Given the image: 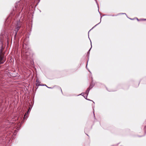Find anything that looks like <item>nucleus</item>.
<instances>
[{
  "instance_id": "nucleus-2",
  "label": "nucleus",
  "mask_w": 146,
  "mask_h": 146,
  "mask_svg": "<svg viewBox=\"0 0 146 146\" xmlns=\"http://www.w3.org/2000/svg\"><path fill=\"white\" fill-rule=\"evenodd\" d=\"M5 61V60L4 58V55L2 53V51H1V52L0 54V64L3 63Z\"/></svg>"
},
{
  "instance_id": "nucleus-16",
  "label": "nucleus",
  "mask_w": 146,
  "mask_h": 146,
  "mask_svg": "<svg viewBox=\"0 0 146 146\" xmlns=\"http://www.w3.org/2000/svg\"><path fill=\"white\" fill-rule=\"evenodd\" d=\"M131 19V20H133V19Z\"/></svg>"
},
{
  "instance_id": "nucleus-6",
  "label": "nucleus",
  "mask_w": 146,
  "mask_h": 146,
  "mask_svg": "<svg viewBox=\"0 0 146 146\" xmlns=\"http://www.w3.org/2000/svg\"><path fill=\"white\" fill-rule=\"evenodd\" d=\"M96 0V3H97V5H98V3H97V1H96V0Z\"/></svg>"
},
{
  "instance_id": "nucleus-5",
  "label": "nucleus",
  "mask_w": 146,
  "mask_h": 146,
  "mask_svg": "<svg viewBox=\"0 0 146 146\" xmlns=\"http://www.w3.org/2000/svg\"><path fill=\"white\" fill-rule=\"evenodd\" d=\"M98 23V24H97V25H96L94 27H96V26H97V25H98L99 23Z\"/></svg>"
},
{
  "instance_id": "nucleus-12",
  "label": "nucleus",
  "mask_w": 146,
  "mask_h": 146,
  "mask_svg": "<svg viewBox=\"0 0 146 146\" xmlns=\"http://www.w3.org/2000/svg\"><path fill=\"white\" fill-rule=\"evenodd\" d=\"M36 82H38V80H36Z\"/></svg>"
},
{
  "instance_id": "nucleus-17",
  "label": "nucleus",
  "mask_w": 146,
  "mask_h": 146,
  "mask_svg": "<svg viewBox=\"0 0 146 146\" xmlns=\"http://www.w3.org/2000/svg\"><path fill=\"white\" fill-rule=\"evenodd\" d=\"M90 42H91V41H90ZM91 45H92L91 44Z\"/></svg>"
},
{
  "instance_id": "nucleus-4",
  "label": "nucleus",
  "mask_w": 146,
  "mask_h": 146,
  "mask_svg": "<svg viewBox=\"0 0 146 146\" xmlns=\"http://www.w3.org/2000/svg\"><path fill=\"white\" fill-rule=\"evenodd\" d=\"M31 108H30V107L29 108V110H28V111L27 112V113L29 111H31Z\"/></svg>"
},
{
  "instance_id": "nucleus-7",
  "label": "nucleus",
  "mask_w": 146,
  "mask_h": 146,
  "mask_svg": "<svg viewBox=\"0 0 146 146\" xmlns=\"http://www.w3.org/2000/svg\"><path fill=\"white\" fill-rule=\"evenodd\" d=\"M48 88H52L51 87H48L47 86Z\"/></svg>"
},
{
  "instance_id": "nucleus-15",
  "label": "nucleus",
  "mask_w": 146,
  "mask_h": 146,
  "mask_svg": "<svg viewBox=\"0 0 146 146\" xmlns=\"http://www.w3.org/2000/svg\"><path fill=\"white\" fill-rule=\"evenodd\" d=\"M60 89H61V92H62V89H61V88H60Z\"/></svg>"
},
{
  "instance_id": "nucleus-18",
  "label": "nucleus",
  "mask_w": 146,
  "mask_h": 146,
  "mask_svg": "<svg viewBox=\"0 0 146 146\" xmlns=\"http://www.w3.org/2000/svg\"><path fill=\"white\" fill-rule=\"evenodd\" d=\"M83 94L82 93L81 94L82 95H82Z\"/></svg>"
},
{
  "instance_id": "nucleus-8",
  "label": "nucleus",
  "mask_w": 146,
  "mask_h": 146,
  "mask_svg": "<svg viewBox=\"0 0 146 146\" xmlns=\"http://www.w3.org/2000/svg\"><path fill=\"white\" fill-rule=\"evenodd\" d=\"M121 14H125L126 15V14L125 13H121Z\"/></svg>"
},
{
  "instance_id": "nucleus-10",
  "label": "nucleus",
  "mask_w": 146,
  "mask_h": 146,
  "mask_svg": "<svg viewBox=\"0 0 146 146\" xmlns=\"http://www.w3.org/2000/svg\"><path fill=\"white\" fill-rule=\"evenodd\" d=\"M142 20H146V19H142Z\"/></svg>"
},
{
  "instance_id": "nucleus-11",
  "label": "nucleus",
  "mask_w": 146,
  "mask_h": 146,
  "mask_svg": "<svg viewBox=\"0 0 146 146\" xmlns=\"http://www.w3.org/2000/svg\"><path fill=\"white\" fill-rule=\"evenodd\" d=\"M26 114H25V116H24V118H25V115H26Z\"/></svg>"
},
{
  "instance_id": "nucleus-14",
  "label": "nucleus",
  "mask_w": 146,
  "mask_h": 146,
  "mask_svg": "<svg viewBox=\"0 0 146 146\" xmlns=\"http://www.w3.org/2000/svg\"><path fill=\"white\" fill-rule=\"evenodd\" d=\"M137 20L138 21H139V20L137 18Z\"/></svg>"
},
{
  "instance_id": "nucleus-1",
  "label": "nucleus",
  "mask_w": 146,
  "mask_h": 146,
  "mask_svg": "<svg viewBox=\"0 0 146 146\" xmlns=\"http://www.w3.org/2000/svg\"><path fill=\"white\" fill-rule=\"evenodd\" d=\"M21 27V25L20 23V21L19 20L17 21L15 26V36H16L17 33Z\"/></svg>"
},
{
  "instance_id": "nucleus-3",
  "label": "nucleus",
  "mask_w": 146,
  "mask_h": 146,
  "mask_svg": "<svg viewBox=\"0 0 146 146\" xmlns=\"http://www.w3.org/2000/svg\"><path fill=\"white\" fill-rule=\"evenodd\" d=\"M90 90V88H88L87 90L86 91V92H85L86 94V98L85 97V98H86V99H86V98H87V96H88V95L89 91Z\"/></svg>"
},
{
  "instance_id": "nucleus-9",
  "label": "nucleus",
  "mask_w": 146,
  "mask_h": 146,
  "mask_svg": "<svg viewBox=\"0 0 146 146\" xmlns=\"http://www.w3.org/2000/svg\"><path fill=\"white\" fill-rule=\"evenodd\" d=\"M91 48L90 49V50H89V51H88V53L89 52V51H90V50H91Z\"/></svg>"
},
{
  "instance_id": "nucleus-13",
  "label": "nucleus",
  "mask_w": 146,
  "mask_h": 146,
  "mask_svg": "<svg viewBox=\"0 0 146 146\" xmlns=\"http://www.w3.org/2000/svg\"><path fill=\"white\" fill-rule=\"evenodd\" d=\"M43 86H46V85H43Z\"/></svg>"
}]
</instances>
